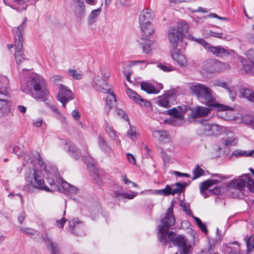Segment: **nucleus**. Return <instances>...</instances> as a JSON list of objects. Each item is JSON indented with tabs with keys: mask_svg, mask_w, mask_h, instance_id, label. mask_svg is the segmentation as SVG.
I'll list each match as a JSON object with an SVG mask.
<instances>
[{
	"mask_svg": "<svg viewBox=\"0 0 254 254\" xmlns=\"http://www.w3.org/2000/svg\"><path fill=\"white\" fill-rule=\"evenodd\" d=\"M247 154L246 151L236 150L233 152L232 155L236 157H239L240 156H247Z\"/></svg>",
	"mask_w": 254,
	"mask_h": 254,
	"instance_id": "obj_50",
	"label": "nucleus"
},
{
	"mask_svg": "<svg viewBox=\"0 0 254 254\" xmlns=\"http://www.w3.org/2000/svg\"><path fill=\"white\" fill-rule=\"evenodd\" d=\"M68 223L69 231L72 234L80 236L85 235L84 223L79 221L78 218L69 221Z\"/></svg>",
	"mask_w": 254,
	"mask_h": 254,
	"instance_id": "obj_16",
	"label": "nucleus"
},
{
	"mask_svg": "<svg viewBox=\"0 0 254 254\" xmlns=\"http://www.w3.org/2000/svg\"><path fill=\"white\" fill-rule=\"evenodd\" d=\"M21 90L30 94L36 99L42 100H44L49 94L44 78L37 74L29 77L26 86L21 87Z\"/></svg>",
	"mask_w": 254,
	"mask_h": 254,
	"instance_id": "obj_3",
	"label": "nucleus"
},
{
	"mask_svg": "<svg viewBox=\"0 0 254 254\" xmlns=\"http://www.w3.org/2000/svg\"><path fill=\"white\" fill-rule=\"evenodd\" d=\"M137 195V192L131 191L128 192H121L117 191L113 192V196L116 197H119L122 196L123 198L131 199L133 198Z\"/></svg>",
	"mask_w": 254,
	"mask_h": 254,
	"instance_id": "obj_34",
	"label": "nucleus"
},
{
	"mask_svg": "<svg viewBox=\"0 0 254 254\" xmlns=\"http://www.w3.org/2000/svg\"><path fill=\"white\" fill-rule=\"evenodd\" d=\"M169 97V94L168 95L164 94L163 96L160 97L158 100V105L166 108H170L171 105H170Z\"/></svg>",
	"mask_w": 254,
	"mask_h": 254,
	"instance_id": "obj_36",
	"label": "nucleus"
},
{
	"mask_svg": "<svg viewBox=\"0 0 254 254\" xmlns=\"http://www.w3.org/2000/svg\"><path fill=\"white\" fill-rule=\"evenodd\" d=\"M106 98V104L104 107L105 111L108 113L110 110L115 106H116V96L113 92H109Z\"/></svg>",
	"mask_w": 254,
	"mask_h": 254,
	"instance_id": "obj_23",
	"label": "nucleus"
},
{
	"mask_svg": "<svg viewBox=\"0 0 254 254\" xmlns=\"http://www.w3.org/2000/svg\"><path fill=\"white\" fill-rule=\"evenodd\" d=\"M242 122L246 125L252 126L254 128V117L250 115H246L242 117Z\"/></svg>",
	"mask_w": 254,
	"mask_h": 254,
	"instance_id": "obj_40",
	"label": "nucleus"
},
{
	"mask_svg": "<svg viewBox=\"0 0 254 254\" xmlns=\"http://www.w3.org/2000/svg\"><path fill=\"white\" fill-rule=\"evenodd\" d=\"M246 244L247 246V251L251 252L254 249V239L250 237L246 240Z\"/></svg>",
	"mask_w": 254,
	"mask_h": 254,
	"instance_id": "obj_47",
	"label": "nucleus"
},
{
	"mask_svg": "<svg viewBox=\"0 0 254 254\" xmlns=\"http://www.w3.org/2000/svg\"><path fill=\"white\" fill-rule=\"evenodd\" d=\"M189 25L185 22H180L178 23L177 31L183 35L188 31Z\"/></svg>",
	"mask_w": 254,
	"mask_h": 254,
	"instance_id": "obj_39",
	"label": "nucleus"
},
{
	"mask_svg": "<svg viewBox=\"0 0 254 254\" xmlns=\"http://www.w3.org/2000/svg\"><path fill=\"white\" fill-rule=\"evenodd\" d=\"M92 84L94 87L98 91L107 93L112 91L110 85H108L106 80L100 76H95L93 79Z\"/></svg>",
	"mask_w": 254,
	"mask_h": 254,
	"instance_id": "obj_15",
	"label": "nucleus"
},
{
	"mask_svg": "<svg viewBox=\"0 0 254 254\" xmlns=\"http://www.w3.org/2000/svg\"><path fill=\"white\" fill-rule=\"evenodd\" d=\"M235 138L232 137H227L225 140V144L227 146H231L235 144Z\"/></svg>",
	"mask_w": 254,
	"mask_h": 254,
	"instance_id": "obj_52",
	"label": "nucleus"
},
{
	"mask_svg": "<svg viewBox=\"0 0 254 254\" xmlns=\"http://www.w3.org/2000/svg\"><path fill=\"white\" fill-rule=\"evenodd\" d=\"M36 159L38 160V164L40 166L41 169H43L46 173V174H50V175H53L57 177L59 175V171L56 167L50 168L48 167L45 163L42 160L40 154L38 152H36Z\"/></svg>",
	"mask_w": 254,
	"mask_h": 254,
	"instance_id": "obj_19",
	"label": "nucleus"
},
{
	"mask_svg": "<svg viewBox=\"0 0 254 254\" xmlns=\"http://www.w3.org/2000/svg\"><path fill=\"white\" fill-rule=\"evenodd\" d=\"M101 12V8L93 10L91 12L88 18V22L89 24H93L96 21V18L100 14Z\"/></svg>",
	"mask_w": 254,
	"mask_h": 254,
	"instance_id": "obj_37",
	"label": "nucleus"
},
{
	"mask_svg": "<svg viewBox=\"0 0 254 254\" xmlns=\"http://www.w3.org/2000/svg\"><path fill=\"white\" fill-rule=\"evenodd\" d=\"M127 159L128 161L131 163V164H135V159L134 157V156L131 154L128 153L127 155Z\"/></svg>",
	"mask_w": 254,
	"mask_h": 254,
	"instance_id": "obj_59",
	"label": "nucleus"
},
{
	"mask_svg": "<svg viewBox=\"0 0 254 254\" xmlns=\"http://www.w3.org/2000/svg\"><path fill=\"white\" fill-rule=\"evenodd\" d=\"M189 89L192 95L195 96L202 103H204L211 110L218 111L233 110V108L218 103L214 98V92L206 85L197 82L192 83Z\"/></svg>",
	"mask_w": 254,
	"mask_h": 254,
	"instance_id": "obj_2",
	"label": "nucleus"
},
{
	"mask_svg": "<svg viewBox=\"0 0 254 254\" xmlns=\"http://www.w3.org/2000/svg\"><path fill=\"white\" fill-rule=\"evenodd\" d=\"M72 116L75 120H78L80 117V115L79 112L77 110L75 109L72 112Z\"/></svg>",
	"mask_w": 254,
	"mask_h": 254,
	"instance_id": "obj_56",
	"label": "nucleus"
},
{
	"mask_svg": "<svg viewBox=\"0 0 254 254\" xmlns=\"http://www.w3.org/2000/svg\"><path fill=\"white\" fill-rule=\"evenodd\" d=\"M20 231L29 237L34 239L36 238L35 236H39V232L29 227H21Z\"/></svg>",
	"mask_w": 254,
	"mask_h": 254,
	"instance_id": "obj_35",
	"label": "nucleus"
},
{
	"mask_svg": "<svg viewBox=\"0 0 254 254\" xmlns=\"http://www.w3.org/2000/svg\"><path fill=\"white\" fill-rule=\"evenodd\" d=\"M209 52L213 54L218 57H222L223 56H227L229 55V52L228 50L224 49L221 46H211L209 47Z\"/></svg>",
	"mask_w": 254,
	"mask_h": 254,
	"instance_id": "obj_24",
	"label": "nucleus"
},
{
	"mask_svg": "<svg viewBox=\"0 0 254 254\" xmlns=\"http://www.w3.org/2000/svg\"><path fill=\"white\" fill-rule=\"evenodd\" d=\"M66 145L68 146V150L70 153V155L73 157L75 159H78L81 155L79 150H78L75 146V144L71 142H68L66 143Z\"/></svg>",
	"mask_w": 254,
	"mask_h": 254,
	"instance_id": "obj_28",
	"label": "nucleus"
},
{
	"mask_svg": "<svg viewBox=\"0 0 254 254\" xmlns=\"http://www.w3.org/2000/svg\"><path fill=\"white\" fill-rule=\"evenodd\" d=\"M74 99L72 91L65 85L60 84L59 89V93L57 95V99L61 102L64 108L66 104Z\"/></svg>",
	"mask_w": 254,
	"mask_h": 254,
	"instance_id": "obj_14",
	"label": "nucleus"
},
{
	"mask_svg": "<svg viewBox=\"0 0 254 254\" xmlns=\"http://www.w3.org/2000/svg\"><path fill=\"white\" fill-rule=\"evenodd\" d=\"M10 111V108L8 102L5 100L0 99V117L6 116Z\"/></svg>",
	"mask_w": 254,
	"mask_h": 254,
	"instance_id": "obj_27",
	"label": "nucleus"
},
{
	"mask_svg": "<svg viewBox=\"0 0 254 254\" xmlns=\"http://www.w3.org/2000/svg\"><path fill=\"white\" fill-rule=\"evenodd\" d=\"M175 219L173 214V206L170 207L165 216L161 220L158 226V238L160 242L163 244H167V235L169 229L174 225Z\"/></svg>",
	"mask_w": 254,
	"mask_h": 254,
	"instance_id": "obj_6",
	"label": "nucleus"
},
{
	"mask_svg": "<svg viewBox=\"0 0 254 254\" xmlns=\"http://www.w3.org/2000/svg\"><path fill=\"white\" fill-rule=\"evenodd\" d=\"M209 16H211L212 17H213V18H216L217 19H220V20H226V21H228L229 19L227 17H221V16H220L219 15H218L217 14H216V13H212Z\"/></svg>",
	"mask_w": 254,
	"mask_h": 254,
	"instance_id": "obj_58",
	"label": "nucleus"
},
{
	"mask_svg": "<svg viewBox=\"0 0 254 254\" xmlns=\"http://www.w3.org/2000/svg\"><path fill=\"white\" fill-rule=\"evenodd\" d=\"M246 55L248 61L254 63V49H251L248 50Z\"/></svg>",
	"mask_w": 254,
	"mask_h": 254,
	"instance_id": "obj_51",
	"label": "nucleus"
},
{
	"mask_svg": "<svg viewBox=\"0 0 254 254\" xmlns=\"http://www.w3.org/2000/svg\"><path fill=\"white\" fill-rule=\"evenodd\" d=\"M27 18H25L20 25L16 27L13 31L14 45L15 47V59L17 64L25 60L23 52V43L24 38L23 37L25 28L26 26Z\"/></svg>",
	"mask_w": 254,
	"mask_h": 254,
	"instance_id": "obj_5",
	"label": "nucleus"
},
{
	"mask_svg": "<svg viewBox=\"0 0 254 254\" xmlns=\"http://www.w3.org/2000/svg\"><path fill=\"white\" fill-rule=\"evenodd\" d=\"M199 228L203 232L207 233L208 232V230L207 227L205 224L202 223L201 225L198 226Z\"/></svg>",
	"mask_w": 254,
	"mask_h": 254,
	"instance_id": "obj_61",
	"label": "nucleus"
},
{
	"mask_svg": "<svg viewBox=\"0 0 254 254\" xmlns=\"http://www.w3.org/2000/svg\"><path fill=\"white\" fill-rule=\"evenodd\" d=\"M153 18V11L150 8L143 10L141 12L139 22L143 35L149 36L153 33L154 30L151 25Z\"/></svg>",
	"mask_w": 254,
	"mask_h": 254,
	"instance_id": "obj_8",
	"label": "nucleus"
},
{
	"mask_svg": "<svg viewBox=\"0 0 254 254\" xmlns=\"http://www.w3.org/2000/svg\"><path fill=\"white\" fill-rule=\"evenodd\" d=\"M98 145L101 149L108 155L112 151V147L108 145L105 140L100 136L98 139Z\"/></svg>",
	"mask_w": 254,
	"mask_h": 254,
	"instance_id": "obj_33",
	"label": "nucleus"
},
{
	"mask_svg": "<svg viewBox=\"0 0 254 254\" xmlns=\"http://www.w3.org/2000/svg\"><path fill=\"white\" fill-rule=\"evenodd\" d=\"M61 187H62V189H61V190H63V191L65 193L68 192L69 193H76L78 190V189L76 187L70 185L66 182L63 180H62Z\"/></svg>",
	"mask_w": 254,
	"mask_h": 254,
	"instance_id": "obj_31",
	"label": "nucleus"
},
{
	"mask_svg": "<svg viewBox=\"0 0 254 254\" xmlns=\"http://www.w3.org/2000/svg\"><path fill=\"white\" fill-rule=\"evenodd\" d=\"M222 33H219V32H215L212 31H210L209 32V35L212 37L223 39V37L222 36Z\"/></svg>",
	"mask_w": 254,
	"mask_h": 254,
	"instance_id": "obj_55",
	"label": "nucleus"
},
{
	"mask_svg": "<svg viewBox=\"0 0 254 254\" xmlns=\"http://www.w3.org/2000/svg\"><path fill=\"white\" fill-rule=\"evenodd\" d=\"M168 239L171 241L174 246H177L182 249V254H188L190 247L186 243L183 236L181 235L177 236L174 232L170 231L167 234V242Z\"/></svg>",
	"mask_w": 254,
	"mask_h": 254,
	"instance_id": "obj_11",
	"label": "nucleus"
},
{
	"mask_svg": "<svg viewBox=\"0 0 254 254\" xmlns=\"http://www.w3.org/2000/svg\"><path fill=\"white\" fill-rule=\"evenodd\" d=\"M73 2V11L75 16L81 18L85 14L84 0H72Z\"/></svg>",
	"mask_w": 254,
	"mask_h": 254,
	"instance_id": "obj_18",
	"label": "nucleus"
},
{
	"mask_svg": "<svg viewBox=\"0 0 254 254\" xmlns=\"http://www.w3.org/2000/svg\"><path fill=\"white\" fill-rule=\"evenodd\" d=\"M201 67L206 73H213L222 71L225 64L215 59H208L202 63Z\"/></svg>",
	"mask_w": 254,
	"mask_h": 254,
	"instance_id": "obj_12",
	"label": "nucleus"
},
{
	"mask_svg": "<svg viewBox=\"0 0 254 254\" xmlns=\"http://www.w3.org/2000/svg\"><path fill=\"white\" fill-rule=\"evenodd\" d=\"M22 170L23 167L20 166L17 167L16 169H14L12 171L14 174H19L22 172Z\"/></svg>",
	"mask_w": 254,
	"mask_h": 254,
	"instance_id": "obj_60",
	"label": "nucleus"
},
{
	"mask_svg": "<svg viewBox=\"0 0 254 254\" xmlns=\"http://www.w3.org/2000/svg\"><path fill=\"white\" fill-rule=\"evenodd\" d=\"M157 66L162 70L165 72H169L173 70V69L170 66H167L165 64H159Z\"/></svg>",
	"mask_w": 254,
	"mask_h": 254,
	"instance_id": "obj_53",
	"label": "nucleus"
},
{
	"mask_svg": "<svg viewBox=\"0 0 254 254\" xmlns=\"http://www.w3.org/2000/svg\"><path fill=\"white\" fill-rule=\"evenodd\" d=\"M175 174L177 175V176H183V177H186L187 178H190V175L189 174H187V173H182L181 172H178V171H175L174 172Z\"/></svg>",
	"mask_w": 254,
	"mask_h": 254,
	"instance_id": "obj_62",
	"label": "nucleus"
},
{
	"mask_svg": "<svg viewBox=\"0 0 254 254\" xmlns=\"http://www.w3.org/2000/svg\"><path fill=\"white\" fill-rule=\"evenodd\" d=\"M48 248L50 251L51 254H61L58 244L46 240Z\"/></svg>",
	"mask_w": 254,
	"mask_h": 254,
	"instance_id": "obj_38",
	"label": "nucleus"
},
{
	"mask_svg": "<svg viewBox=\"0 0 254 254\" xmlns=\"http://www.w3.org/2000/svg\"><path fill=\"white\" fill-rule=\"evenodd\" d=\"M28 0H3L5 4L16 9L18 11L25 10L27 7L26 2Z\"/></svg>",
	"mask_w": 254,
	"mask_h": 254,
	"instance_id": "obj_17",
	"label": "nucleus"
},
{
	"mask_svg": "<svg viewBox=\"0 0 254 254\" xmlns=\"http://www.w3.org/2000/svg\"><path fill=\"white\" fill-rule=\"evenodd\" d=\"M232 185L242 195H248L249 192L245 189L246 187L250 192H254V180L250 174L242 175L240 178L233 182Z\"/></svg>",
	"mask_w": 254,
	"mask_h": 254,
	"instance_id": "obj_7",
	"label": "nucleus"
},
{
	"mask_svg": "<svg viewBox=\"0 0 254 254\" xmlns=\"http://www.w3.org/2000/svg\"><path fill=\"white\" fill-rule=\"evenodd\" d=\"M127 136L133 140V138L136 136V128L132 126H130L127 132Z\"/></svg>",
	"mask_w": 254,
	"mask_h": 254,
	"instance_id": "obj_48",
	"label": "nucleus"
},
{
	"mask_svg": "<svg viewBox=\"0 0 254 254\" xmlns=\"http://www.w3.org/2000/svg\"><path fill=\"white\" fill-rule=\"evenodd\" d=\"M82 159L84 161L87 163V168L90 172L93 171L94 173L91 174V176H96L98 177V173L96 172V168L95 166L92 164V158L90 156H82Z\"/></svg>",
	"mask_w": 254,
	"mask_h": 254,
	"instance_id": "obj_32",
	"label": "nucleus"
},
{
	"mask_svg": "<svg viewBox=\"0 0 254 254\" xmlns=\"http://www.w3.org/2000/svg\"><path fill=\"white\" fill-rule=\"evenodd\" d=\"M192 39L194 41H195L201 45L205 49H207L208 51H209V47H211L212 46L210 44L208 43L203 39H197L195 38H193Z\"/></svg>",
	"mask_w": 254,
	"mask_h": 254,
	"instance_id": "obj_45",
	"label": "nucleus"
},
{
	"mask_svg": "<svg viewBox=\"0 0 254 254\" xmlns=\"http://www.w3.org/2000/svg\"><path fill=\"white\" fill-rule=\"evenodd\" d=\"M223 127L215 124H208L206 121H201V125L197 129V133L202 136H218L220 135Z\"/></svg>",
	"mask_w": 254,
	"mask_h": 254,
	"instance_id": "obj_9",
	"label": "nucleus"
},
{
	"mask_svg": "<svg viewBox=\"0 0 254 254\" xmlns=\"http://www.w3.org/2000/svg\"><path fill=\"white\" fill-rule=\"evenodd\" d=\"M34 173H28L25 176L26 185L24 186V190L26 191L32 192L35 189L43 190L46 191H53L59 190L62 191L61 189L55 182V179L59 183H62L63 180L59 174L57 177L53 175H50L47 174V177L46 181L50 186V188L45 184L44 176L42 173L39 170H34Z\"/></svg>",
	"mask_w": 254,
	"mask_h": 254,
	"instance_id": "obj_1",
	"label": "nucleus"
},
{
	"mask_svg": "<svg viewBox=\"0 0 254 254\" xmlns=\"http://www.w3.org/2000/svg\"><path fill=\"white\" fill-rule=\"evenodd\" d=\"M43 123V120L42 119H38L33 122V125L37 127H40L42 125Z\"/></svg>",
	"mask_w": 254,
	"mask_h": 254,
	"instance_id": "obj_63",
	"label": "nucleus"
},
{
	"mask_svg": "<svg viewBox=\"0 0 254 254\" xmlns=\"http://www.w3.org/2000/svg\"><path fill=\"white\" fill-rule=\"evenodd\" d=\"M186 112V107L185 106H178L177 108H173L166 111L165 113L175 118L183 120L184 119V115Z\"/></svg>",
	"mask_w": 254,
	"mask_h": 254,
	"instance_id": "obj_20",
	"label": "nucleus"
},
{
	"mask_svg": "<svg viewBox=\"0 0 254 254\" xmlns=\"http://www.w3.org/2000/svg\"><path fill=\"white\" fill-rule=\"evenodd\" d=\"M210 110V108L209 109L206 107H198L196 109L191 111L190 116L193 119L204 117L209 113Z\"/></svg>",
	"mask_w": 254,
	"mask_h": 254,
	"instance_id": "obj_22",
	"label": "nucleus"
},
{
	"mask_svg": "<svg viewBox=\"0 0 254 254\" xmlns=\"http://www.w3.org/2000/svg\"><path fill=\"white\" fill-rule=\"evenodd\" d=\"M188 185V184L185 183L182 184L178 182L173 184V186H176L177 188L173 189L171 186L167 185L166 187L162 190H157L154 191L156 194L162 195L164 196H168L169 195H174L177 193H180L184 191L186 187Z\"/></svg>",
	"mask_w": 254,
	"mask_h": 254,
	"instance_id": "obj_13",
	"label": "nucleus"
},
{
	"mask_svg": "<svg viewBox=\"0 0 254 254\" xmlns=\"http://www.w3.org/2000/svg\"><path fill=\"white\" fill-rule=\"evenodd\" d=\"M217 182L218 181L216 180H208L203 181L200 184V191L204 198H206L212 194L219 195L221 193L222 189L220 187H215L213 189H208L209 187L216 184Z\"/></svg>",
	"mask_w": 254,
	"mask_h": 254,
	"instance_id": "obj_10",
	"label": "nucleus"
},
{
	"mask_svg": "<svg viewBox=\"0 0 254 254\" xmlns=\"http://www.w3.org/2000/svg\"><path fill=\"white\" fill-rule=\"evenodd\" d=\"M106 131L111 139L112 140L116 139V131L112 127H110L107 125V126L106 127Z\"/></svg>",
	"mask_w": 254,
	"mask_h": 254,
	"instance_id": "obj_44",
	"label": "nucleus"
},
{
	"mask_svg": "<svg viewBox=\"0 0 254 254\" xmlns=\"http://www.w3.org/2000/svg\"><path fill=\"white\" fill-rule=\"evenodd\" d=\"M244 70L246 72H251L254 68V63L251 61H246L242 63Z\"/></svg>",
	"mask_w": 254,
	"mask_h": 254,
	"instance_id": "obj_43",
	"label": "nucleus"
},
{
	"mask_svg": "<svg viewBox=\"0 0 254 254\" xmlns=\"http://www.w3.org/2000/svg\"><path fill=\"white\" fill-rule=\"evenodd\" d=\"M25 218V214L24 212H22L21 213L20 215H19L18 217V220L19 222L21 224L23 220H24Z\"/></svg>",
	"mask_w": 254,
	"mask_h": 254,
	"instance_id": "obj_64",
	"label": "nucleus"
},
{
	"mask_svg": "<svg viewBox=\"0 0 254 254\" xmlns=\"http://www.w3.org/2000/svg\"><path fill=\"white\" fill-rule=\"evenodd\" d=\"M153 135L155 137H157L158 135V139L161 142L167 143L169 141V136L166 131H158L155 130L153 131Z\"/></svg>",
	"mask_w": 254,
	"mask_h": 254,
	"instance_id": "obj_30",
	"label": "nucleus"
},
{
	"mask_svg": "<svg viewBox=\"0 0 254 254\" xmlns=\"http://www.w3.org/2000/svg\"><path fill=\"white\" fill-rule=\"evenodd\" d=\"M193 176L192 178V180H194L199 177H200V176H202L204 175V170L200 168L199 166L197 165L194 169V170H193Z\"/></svg>",
	"mask_w": 254,
	"mask_h": 254,
	"instance_id": "obj_41",
	"label": "nucleus"
},
{
	"mask_svg": "<svg viewBox=\"0 0 254 254\" xmlns=\"http://www.w3.org/2000/svg\"><path fill=\"white\" fill-rule=\"evenodd\" d=\"M126 93L129 98L132 99L136 103H139L140 105L146 106L148 104L146 100L143 99L139 94L129 88H127Z\"/></svg>",
	"mask_w": 254,
	"mask_h": 254,
	"instance_id": "obj_21",
	"label": "nucleus"
},
{
	"mask_svg": "<svg viewBox=\"0 0 254 254\" xmlns=\"http://www.w3.org/2000/svg\"><path fill=\"white\" fill-rule=\"evenodd\" d=\"M213 84L214 86H220L227 89V90H230V88L228 83L222 80H217L215 81Z\"/></svg>",
	"mask_w": 254,
	"mask_h": 254,
	"instance_id": "obj_46",
	"label": "nucleus"
},
{
	"mask_svg": "<svg viewBox=\"0 0 254 254\" xmlns=\"http://www.w3.org/2000/svg\"><path fill=\"white\" fill-rule=\"evenodd\" d=\"M140 88L148 94H157L160 90L156 89L154 85L150 83L142 82L140 84Z\"/></svg>",
	"mask_w": 254,
	"mask_h": 254,
	"instance_id": "obj_26",
	"label": "nucleus"
},
{
	"mask_svg": "<svg viewBox=\"0 0 254 254\" xmlns=\"http://www.w3.org/2000/svg\"><path fill=\"white\" fill-rule=\"evenodd\" d=\"M142 36L143 37L141 39L142 42H140L142 45L143 50L146 54L150 53L152 50V46L153 45V41L146 38L148 36H145L142 34Z\"/></svg>",
	"mask_w": 254,
	"mask_h": 254,
	"instance_id": "obj_25",
	"label": "nucleus"
},
{
	"mask_svg": "<svg viewBox=\"0 0 254 254\" xmlns=\"http://www.w3.org/2000/svg\"><path fill=\"white\" fill-rule=\"evenodd\" d=\"M62 79V77L59 75H55L51 77V80L55 84H58Z\"/></svg>",
	"mask_w": 254,
	"mask_h": 254,
	"instance_id": "obj_54",
	"label": "nucleus"
},
{
	"mask_svg": "<svg viewBox=\"0 0 254 254\" xmlns=\"http://www.w3.org/2000/svg\"><path fill=\"white\" fill-rule=\"evenodd\" d=\"M66 220H67L64 218H62L61 220L57 221V224L60 228H62L64 227V224H65Z\"/></svg>",
	"mask_w": 254,
	"mask_h": 254,
	"instance_id": "obj_57",
	"label": "nucleus"
},
{
	"mask_svg": "<svg viewBox=\"0 0 254 254\" xmlns=\"http://www.w3.org/2000/svg\"><path fill=\"white\" fill-rule=\"evenodd\" d=\"M240 94L243 97L254 103V92L252 90L249 88H242L240 89Z\"/></svg>",
	"mask_w": 254,
	"mask_h": 254,
	"instance_id": "obj_29",
	"label": "nucleus"
},
{
	"mask_svg": "<svg viewBox=\"0 0 254 254\" xmlns=\"http://www.w3.org/2000/svg\"><path fill=\"white\" fill-rule=\"evenodd\" d=\"M11 149L12 150V151L17 155L18 157L21 155V153L22 152V148H20L18 146H14L12 147H10L9 149V151H11Z\"/></svg>",
	"mask_w": 254,
	"mask_h": 254,
	"instance_id": "obj_49",
	"label": "nucleus"
},
{
	"mask_svg": "<svg viewBox=\"0 0 254 254\" xmlns=\"http://www.w3.org/2000/svg\"><path fill=\"white\" fill-rule=\"evenodd\" d=\"M67 73L69 76L72 77L75 80H79L82 78L81 74L78 73L74 69L69 68Z\"/></svg>",
	"mask_w": 254,
	"mask_h": 254,
	"instance_id": "obj_42",
	"label": "nucleus"
},
{
	"mask_svg": "<svg viewBox=\"0 0 254 254\" xmlns=\"http://www.w3.org/2000/svg\"><path fill=\"white\" fill-rule=\"evenodd\" d=\"M168 36L172 49L170 50V54L172 59L182 67L188 65V62L184 55L182 53L180 49L177 47L182 42L184 35L178 32L175 27H170L168 30Z\"/></svg>",
	"mask_w": 254,
	"mask_h": 254,
	"instance_id": "obj_4",
	"label": "nucleus"
}]
</instances>
